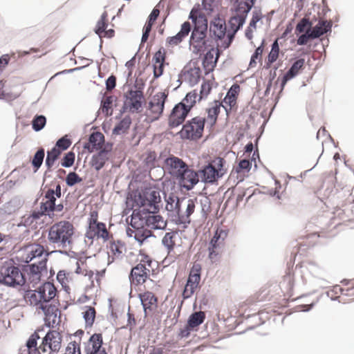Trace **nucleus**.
Segmentation results:
<instances>
[{
  "mask_svg": "<svg viewBox=\"0 0 354 354\" xmlns=\"http://www.w3.org/2000/svg\"><path fill=\"white\" fill-rule=\"evenodd\" d=\"M25 299L45 315V322L53 326L57 322L59 300L57 290L53 283L46 282L36 290H30L25 294Z\"/></svg>",
  "mask_w": 354,
  "mask_h": 354,
  "instance_id": "f257e3e1",
  "label": "nucleus"
},
{
  "mask_svg": "<svg viewBox=\"0 0 354 354\" xmlns=\"http://www.w3.org/2000/svg\"><path fill=\"white\" fill-rule=\"evenodd\" d=\"M47 232V240L50 245L55 248L66 249L73 243L75 227L71 222L61 221L52 225Z\"/></svg>",
  "mask_w": 354,
  "mask_h": 354,
  "instance_id": "f03ea898",
  "label": "nucleus"
},
{
  "mask_svg": "<svg viewBox=\"0 0 354 354\" xmlns=\"http://www.w3.org/2000/svg\"><path fill=\"white\" fill-rule=\"evenodd\" d=\"M130 202H132L133 210L142 207V212L158 211L161 197L158 190L153 187H147L142 192L134 193Z\"/></svg>",
  "mask_w": 354,
  "mask_h": 354,
  "instance_id": "7ed1b4c3",
  "label": "nucleus"
},
{
  "mask_svg": "<svg viewBox=\"0 0 354 354\" xmlns=\"http://www.w3.org/2000/svg\"><path fill=\"white\" fill-rule=\"evenodd\" d=\"M226 161L221 157H216L206 162L198 169L199 177L205 184H215L227 173Z\"/></svg>",
  "mask_w": 354,
  "mask_h": 354,
  "instance_id": "20e7f679",
  "label": "nucleus"
},
{
  "mask_svg": "<svg viewBox=\"0 0 354 354\" xmlns=\"http://www.w3.org/2000/svg\"><path fill=\"white\" fill-rule=\"evenodd\" d=\"M138 261L139 263L132 268L130 274V279L136 285L143 284L153 270L151 258L142 250L140 251Z\"/></svg>",
  "mask_w": 354,
  "mask_h": 354,
  "instance_id": "39448f33",
  "label": "nucleus"
},
{
  "mask_svg": "<svg viewBox=\"0 0 354 354\" xmlns=\"http://www.w3.org/2000/svg\"><path fill=\"white\" fill-rule=\"evenodd\" d=\"M168 97V93L158 92L149 97L145 103V115L149 122H153L158 120L162 115L165 104Z\"/></svg>",
  "mask_w": 354,
  "mask_h": 354,
  "instance_id": "423d86ee",
  "label": "nucleus"
},
{
  "mask_svg": "<svg viewBox=\"0 0 354 354\" xmlns=\"http://www.w3.org/2000/svg\"><path fill=\"white\" fill-rule=\"evenodd\" d=\"M205 123V118L194 117L183 124L178 134L182 139L197 140L203 136Z\"/></svg>",
  "mask_w": 354,
  "mask_h": 354,
  "instance_id": "0eeeda50",
  "label": "nucleus"
},
{
  "mask_svg": "<svg viewBox=\"0 0 354 354\" xmlns=\"http://www.w3.org/2000/svg\"><path fill=\"white\" fill-rule=\"evenodd\" d=\"M227 234V230L217 228L211 239L208 246V258L212 263H217L220 261Z\"/></svg>",
  "mask_w": 354,
  "mask_h": 354,
  "instance_id": "6e6552de",
  "label": "nucleus"
},
{
  "mask_svg": "<svg viewBox=\"0 0 354 354\" xmlns=\"http://www.w3.org/2000/svg\"><path fill=\"white\" fill-rule=\"evenodd\" d=\"M207 23L194 26L189 39L190 46L196 53L204 52L207 44Z\"/></svg>",
  "mask_w": 354,
  "mask_h": 354,
  "instance_id": "1a4fd4ad",
  "label": "nucleus"
},
{
  "mask_svg": "<svg viewBox=\"0 0 354 354\" xmlns=\"http://www.w3.org/2000/svg\"><path fill=\"white\" fill-rule=\"evenodd\" d=\"M196 204V198H182L180 207L178 209L172 221L178 225L189 224L191 216L195 211Z\"/></svg>",
  "mask_w": 354,
  "mask_h": 354,
  "instance_id": "9d476101",
  "label": "nucleus"
},
{
  "mask_svg": "<svg viewBox=\"0 0 354 354\" xmlns=\"http://www.w3.org/2000/svg\"><path fill=\"white\" fill-rule=\"evenodd\" d=\"M0 283L10 286H22L24 284V276L17 267L4 266L0 270Z\"/></svg>",
  "mask_w": 354,
  "mask_h": 354,
  "instance_id": "9b49d317",
  "label": "nucleus"
},
{
  "mask_svg": "<svg viewBox=\"0 0 354 354\" xmlns=\"http://www.w3.org/2000/svg\"><path fill=\"white\" fill-rule=\"evenodd\" d=\"M47 274L46 263L41 261L39 263L36 262L27 266L23 270L24 276V283H32L33 286L37 284L44 274Z\"/></svg>",
  "mask_w": 354,
  "mask_h": 354,
  "instance_id": "f8f14e48",
  "label": "nucleus"
},
{
  "mask_svg": "<svg viewBox=\"0 0 354 354\" xmlns=\"http://www.w3.org/2000/svg\"><path fill=\"white\" fill-rule=\"evenodd\" d=\"M136 212V209H134L131 218V225L133 230H130V236H133L140 243H142L145 240L152 236V232L142 223L140 212Z\"/></svg>",
  "mask_w": 354,
  "mask_h": 354,
  "instance_id": "ddd939ff",
  "label": "nucleus"
},
{
  "mask_svg": "<svg viewBox=\"0 0 354 354\" xmlns=\"http://www.w3.org/2000/svg\"><path fill=\"white\" fill-rule=\"evenodd\" d=\"M21 259L24 262L29 263L33 260L38 259L37 261H35L37 263H39L43 260L46 263L48 254L44 246L39 244L34 243L27 245L21 250Z\"/></svg>",
  "mask_w": 354,
  "mask_h": 354,
  "instance_id": "4468645a",
  "label": "nucleus"
},
{
  "mask_svg": "<svg viewBox=\"0 0 354 354\" xmlns=\"http://www.w3.org/2000/svg\"><path fill=\"white\" fill-rule=\"evenodd\" d=\"M249 9L250 8L241 13H237L230 19L229 24L230 28L227 32V38L225 40L224 43L222 44V46L224 48H227L230 46L234 38L235 34L245 23L247 12H248Z\"/></svg>",
  "mask_w": 354,
  "mask_h": 354,
  "instance_id": "2eb2a0df",
  "label": "nucleus"
},
{
  "mask_svg": "<svg viewBox=\"0 0 354 354\" xmlns=\"http://www.w3.org/2000/svg\"><path fill=\"white\" fill-rule=\"evenodd\" d=\"M144 100L143 92L140 90H130L125 95L124 108L130 112L138 113L141 111Z\"/></svg>",
  "mask_w": 354,
  "mask_h": 354,
  "instance_id": "dca6fc26",
  "label": "nucleus"
},
{
  "mask_svg": "<svg viewBox=\"0 0 354 354\" xmlns=\"http://www.w3.org/2000/svg\"><path fill=\"white\" fill-rule=\"evenodd\" d=\"M62 337L56 330H50L43 338L39 348L42 352H46L48 348L52 352H58L62 346Z\"/></svg>",
  "mask_w": 354,
  "mask_h": 354,
  "instance_id": "f3484780",
  "label": "nucleus"
},
{
  "mask_svg": "<svg viewBox=\"0 0 354 354\" xmlns=\"http://www.w3.org/2000/svg\"><path fill=\"white\" fill-rule=\"evenodd\" d=\"M199 178L198 171H196L187 167L176 179L181 187L189 191L192 189L199 182Z\"/></svg>",
  "mask_w": 354,
  "mask_h": 354,
  "instance_id": "a211bd4d",
  "label": "nucleus"
},
{
  "mask_svg": "<svg viewBox=\"0 0 354 354\" xmlns=\"http://www.w3.org/2000/svg\"><path fill=\"white\" fill-rule=\"evenodd\" d=\"M189 111L183 103H178L171 109L168 116V125L175 128L184 122Z\"/></svg>",
  "mask_w": 354,
  "mask_h": 354,
  "instance_id": "6ab92c4d",
  "label": "nucleus"
},
{
  "mask_svg": "<svg viewBox=\"0 0 354 354\" xmlns=\"http://www.w3.org/2000/svg\"><path fill=\"white\" fill-rule=\"evenodd\" d=\"M156 211H147L144 213L145 216L140 214L142 223L147 227L153 230H162L167 226V222L160 215L155 214Z\"/></svg>",
  "mask_w": 354,
  "mask_h": 354,
  "instance_id": "aec40b11",
  "label": "nucleus"
},
{
  "mask_svg": "<svg viewBox=\"0 0 354 354\" xmlns=\"http://www.w3.org/2000/svg\"><path fill=\"white\" fill-rule=\"evenodd\" d=\"M209 31L217 39L223 40V44L227 38L228 30L225 21L220 17H215L210 22Z\"/></svg>",
  "mask_w": 354,
  "mask_h": 354,
  "instance_id": "412c9836",
  "label": "nucleus"
},
{
  "mask_svg": "<svg viewBox=\"0 0 354 354\" xmlns=\"http://www.w3.org/2000/svg\"><path fill=\"white\" fill-rule=\"evenodd\" d=\"M241 87L238 84H234L227 91L222 102V107L225 110L227 115L236 106Z\"/></svg>",
  "mask_w": 354,
  "mask_h": 354,
  "instance_id": "4be33fe9",
  "label": "nucleus"
},
{
  "mask_svg": "<svg viewBox=\"0 0 354 354\" xmlns=\"http://www.w3.org/2000/svg\"><path fill=\"white\" fill-rule=\"evenodd\" d=\"M165 167L169 174L176 178L189 166L180 158L172 156L165 160Z\"/></svg>",
  "mask_w": 354,
  "mask_h": 354,
  "instance_id": "5701e85b",
  "label": "nucleus"
},
{
  "mask_svg": "<svg viewBox=\"0 0 354 354\" xmlns=\"http://www.w3.org/2000/svg\"><path fill=\"white\" fill-rule=\"evenodd\" d=\"M191 29L190 23L189 21L184 22L181 26L180 30L176 35L167 38L166 46L171 48L178 46L188 36Z\"/></svg>",
  "mask_w": 354,
  "mask_h": 354,
  "instance_id": "b1692460",
  "label": "nucleus"
},
{
  "mask_svg": "<svg viewBox=\"0 0 354 354\" xmlns=\"http://www.w3.org/2000/svg\"><path fill=\"white\" fill-rule=\"evenodd\" d=\"M63 205L58 204L56 205L55 203H50L44 197L42 202L41 203L40 211L33 212L31 214V216L34 219H38L42 215L50 216V212L54 211L61 212L63 209Z\"/></svg>",
  "mask_w": 354,
  "mask_h": 354,
  "instance_id": "393cba45",
  "label": "nucleus"
},
{
  "mask_svg": "<svg viewBox=\"0 0 354 354\" xmlns=\"http://www.w3.org/2000/svg\"><path fill=\"white\" fill-rule=\"evenodd\" d=\"M165 59V50L161 48L156 52L152 59L154 77L158 78L163 74Z\"/></svg>",
  "mask_w": 354,
  "mask_h": 354,
  "instance_id": "a878e982",
  "label": "nucleus"
},
{
  "mask_svg": "<svg viewBox=\"0 0 354 354\" xmlns=\"http://www.w3.org/2000/svg\"><path fill=\"white\" fill-rule=\"evenodd\" d=\"M102 346V337L101 334L95 333L91 336L85 344L84 352L86 354H99L102 351H105Z\"/></svg>",
  "mask_w": 354,
  "mask_h": 354,
  "instance_id": "bb28decb",
  "label": "nucleus"
},
{
  "mask_svg": "<svg viewBox=\"0 0 354 354\" xmlns=\"http://www.w3.org/2000/svg\"><path fill=\"white\" fill-rule=\"evenodd\" d=\"M142 305L143 306L145 315H147L148 311L151 312L158 306V298L151 292L144 290L139 294Z\"/></svg>",
  "mask_w": 354,
  "mask_h": 354,
  "instance_id": "cd10ccee",
  "label": "nucleus"
},
{
  "mask_svg": "<svg viewBox=\"0 0 354 354\" xmlns=\"http://www.w3.org/2000/svg\"><path fill=\"white\" fill-rule=\"evenodd\" d=\"M221 107L222 102L219 100H214L211 102L209 106L205 109L207 113V116L205 118V122L210 127H213L216 124Z\"/></svg>",
  "mask_w": 354,
  "mask_h": 354,
  "instance_id": "c85d7f7f",
  "label": "nucleus"
},
{
  "mask_svg": "<svg viewBox=\"0 0 354 354\" xmlns=\"http://www.w3.org/2000/svg\"><path fill=\"white\" fill-rule=\"evenodd\" d=\"M104 143V135L100 132H94L90 136L88 142L84 145V149L91 153L100 149L103 147Z\"/></svg>",
  "mask_w": 354,
  "mask_h": 354,
  "instance_id": "c756f323",
  "label": "nucleus"
},
{
  "mask_svg": "<svg viewBox=\"0 0 354 354\" xmlns=\"http://www.w3.org/2000/svg\"><path fill=\"white\" fill-rule=\"evenodd\" d=\"M109 234V233L106 225L103 223H99L96 225L88 226L86 232V236L89 239L102 238L104 240H107Z\"/></svg>",
  "mask_w": 354,
  "mask_h": 354,
  "instance_id": "7c9ffc66",
  "label": "nucleus"
},
{
  "mask_svg": "<svg viewBox=\"0 0 354 354\" xmlns=\"http://www.w3.org/2000/svg\"><path fill=\"white\" fill-rule=\"evenodd\" d=\"M219 57V50L218 48H211L205 55L203 60V66L206 73L212 71Z\"/></svg>",
  "mask_w": 354,
  "mask_h": 354,
  "instance_id": "2f4dec72",
  "label": "nucleus"
},
{
  "mask_svg": "<svg viewBox=\"0 0 354 354\" xmlns=\"http://www.w3.org/2000/svg\"><path fill=\"white\" fill-rule=\"evenodd\" d=\"M165 199L166 202L165 209L167 211L168 216L174 218L178 209L182 203V198H179L176 194L171 193L165 194Z\"/></svg>",
  "mask_w": 354,
  "mask_h": 354,
  "instance_id": "473e14b6",
  "label": "nucleus"
},
{
  "mask_svg": "<svg viewBox=\"0 0 354 354\" xmlns=\"http://www.w3.org/2000/svg\"><path fill=\"white\" fill-rule=\"evenodd\" d=\"M321 272V268L313 262H308L301 266V273L305 280L319 277Z\"/></svg>",
  "mask_w": 354,
  "mask_h": 354,
  "instance_id": "72a5a7b5",
  "label": "nucleus"
},
{
  "mask_svg": "<svg viewBox=\"0 0 354 354\" xmlns=\"http://www.w3.org/2000/svg\"><path fill=\"white\" fill-rule=\"evenodd\" d=\"M305 60L303 58L299 59L295 61L290 68L287 71V73L283 77V80L281 82V90L283 89L287 82L295 76H297L300 71H301L304 68Z\"/></svg>",
  "mask_w": 354,
  "mask_h": 354,
  "instance_id": "f704fd0d",
  "label": "nucleus"
},
{
  "mask_svg": "<svg viewBox=\"0 0 354 354\" xmlns=\"http://www.w3.org/2000/svg\"><path fill=\"white\" fill-rule=\"evenodd\" d=\"M126 247L124 244L118 242H112V263L119 264L124 258Z\"/></svg>",
  "mask_w": 354,
  "mask_h": 354,
  "instance_id": "c9c22d12",
  "label": "nucleus"
},
{
  "mask_svg": "<svg viewBox=\"0 0 354 354\" xmlns=\"http://www.w3.org/2000/svg\"><path fill=\"white\" fill-rule=\"evenodd\" d=\"M335 292L339 291L340 296L345 301H351L354 300V282L348 283L345 286L340 287L337 286L335 287Z\"/></svg>",
  "mask_w": 354,
  "mask_h": 354,
  "instance_id": "e433bc0d",
  "label": "nucleus"
},
{
  "mask_svg": "<svg viewBox=\"0 0 354 354\" xmlns=\"http://www.w3.org/2000/svg\"><path fill=\"white\" fill-rule=\"evenodd\" d=\"M201 71L198 66H190L184 73L185 81H187L190 85L196 84L201 78Z\"/></svg>",
  "mask_w": 354,
  "mask_h": 354,
  "instance_id": "4c0bfd02",
  "label": "nucleus"
},
{
  "mask_svg": "<svg viewBox=\"0 0 354 354\" xmlns=\"http://www.w3.org/2000/svg\"><path fill=\"white\" fill-rule=\"evenodd\" d=\"M331 26L332 24L330 21H319L313 29H310V36H312L313 39L318 38L330 30Z\"/></svg>",
  "mask_w": 354,
  "mask_h": 354,
  "instance_id": "58836bf2",
  "label": "nucleus"
},
{
  "mask_svg": "<svg viewBox=\"0 0 354 354\" xmlns=\"http://www.w3.org/2000/svg\"><path fill=\"white\" fill-rule=\"evenodd\" d=\"M110 157V152L108 150H102L97 154L93 156L91 164L96 169L100 170L102 168L105 162Z\"/></svg>",
  "mask_w": 354,
  "mask_h": 354,
  "instance_id": "ea45409f",
  "label": "nucleus"
},
{
  "mask_svg": "<svg viewBox=\"0 0 354 354\" xmlns=\"http://www.w3.org/2000/svg\"><path fill=\"white\" fill-rule=\"evenodd\" d=\"M177 236L178 233L176 232H167L162 238V243L167 248L168 254L174 250Z\"/></svg>",
  "mask_w": 354,
  "mask_h": 354,
  "instance_id": "a19ab883",
  "label": "nucleus"
},
{
  "mask_svg": "<svg viewBox=\"0 0 354 354\" xmlns=\"http://www.w3.org/2000/svg\"><path fill=\"white\" fill-rule=\"evenodd\" d=\"M202 266L200 263L195 262L192 267L187 281L198 286L201 281V273Z\"/></svg>",
  "mask_w": 354,
  "mask_h": 354,
  "instance_id": "79ce46f5",
  "label": "nucleus"
},
{
  "mask_svg": "<svg viewBox=\"0 0 354 354\" xmlns=\"http://www.w3.org/2000/svg\"><path fill=\"white\" fill-rule=\"evenodd\" d=\"M198 94L196 90L189 92L180 103L184 104L189 111L195 106L198 100Z\"/></svg>",
  "mask_w": 354,
  "mask_h": 354,
  "instance_id": "37998d69",
  "label": "nucleus"
},
{
  "mask_svg": "<svg viewBox=\"0 0 354 354\" xmlns=\"http://www.w3.org/2000/svg\"><path fill=\"white\" fill-rule=\"evenodd\" d=\"M189 19H192L194 26L207 23V19L198 8H193L189 13Z\"/></svg>",
  "mask_w": 354,
  "mask_h": 354,
  "instance_id": "c03bdc74",
  "label": "nucleus"
},
{
  "mask_svg": "<svg viewBox=\"0 0 354 354\" xmlns=\"http://www.w3.org/2000/svg\"><path fill=\"white\" fill-rule=\"evenodd\" d=\"M39 339V335L37 332H34L28 338L26 342L27 353L32 354L38 352L40 348L37 347V340Z\"/></svg>",
  "mask_w": 354,
  "mask_h": 354,
  "instance_id": "a18cd8bd",
  "label": "nucleus"
},
{
  "mask_svg": "<svg viewBox=\"0 0 354 354\" xmlns=\"http://www.w3.org/2000/svg\"><path fill=\"white\" fill-rule=\"evenodd\" d=\"M107 22H108V14L106 12H104L99 21H97L95 32L96 34H97L100 37H102V35H106L108 34V32L105 31L106 28L107 27Z\"/></svg>",
  "mask_w": 354,
  "mask_h": 354,
  "instance_id": "49530a36",
  "label": "nucleus"
},
{
  "mask_svg": "<svg viewBox=\"0 0 354 354\" xmlns=\"http://www.w3.org/2000/svg\"><path fill=\"white\" fill-rule=\"evenodd\" d=\"M131 124V120L129 116L124 118L113 129L112 133L114 134L125 133Z\"/></svg>",
  "mask_w": 354,
  "mask_h": 354,
  "instance_id": "de8ad7c7",
  "label": "nucleus"
},
{
  "mask_svg": "<svg viewBox=\"0 0 354 354\" xmlns=\"http://www.w3.org/2000/svg\"><path fill=\"white\" fill-rule=\"evenodd\" d=\"M205 318V313L202 311L196 312L192 314L187 322L189 327H192L194 329L195 328H197L200 324H201L204 322Z\"/></svg>",
  "mask_w": 354,
  "mask_h": 354,
  "instance_id": "09e8293b",
  "label": "nucleus"
},
{
  "mask_svg": "<svg viewBox=\"0 0 354 354\" xmlns=\"http://www.w3.org/2000/svg\"><path fill=\"white\" fill-rule=\"evenodd\" d=\"M61 153V150L55 147L47 152L46 165L48 169H50L53 166L55 160L59 158Z\"/></svg>",
  "mask_w": 354,
  "mask_h": 354,
  "instance_id": "8fccbe9b",
  "label": "nucleus"
},
{
  "mask_svg": "<svg viewBox=\"0 0 354 354\" xmlns=\"http://www.w3.org/2000/svg\"><path fill=\"white\" fill-rule=\"evenodd\" d=\"M311 28L312 22L308 18L304 17L297 24L295 28V33L298 35L300 33L306 32V31H309L310 32Z\"/></svg>",
  "mask_w": 354,
  "mask_h": 354,
  "instance_id": "3c124183",
  "label": "nucleus"
},
{
  "mask_svg": "<svg viewBox=\"0 0 354 354\" xmlns=\"http://www.w3.org/2000/svg\"><path fill=\"white\" fill-rule=\"evenodd\" d=\"M86 326H91L95 318V310L93 307L86 306L82 313Z\"/></svg>",
  "mask_w": 354,
  "mask_h": 354,
  "instance_id": "603ef678",
  "label": "nucleus"
},
{
  "mask_svg": "<svg viewBox=\"0 0 354 354\" xmlns=\"http://www.w3.org/2000/svg\"><path fill=\"white\" fill-rule=\"evenodd\" d=\"M279 54V46L277 40L272 44V48L268 56V64L271 65L277 61Z\"/></svg>",
  "mask_w": 354,
  "mask_h": 354,
  "instance_id": "864d4df0",
  "label": "nucleus"
},
{
  "mask_svg": "<svg viewBox=\"0 0 354 354\" xmlns=\"http://www.w3.org/2000/svg\"><path fill=\"white\" fill-rule=\"evenodd\" d=\"M45 156V152L44 149H39L35 154L33 159L32 160V164L35 168V171H37L38 169L41 167L44 158Z\"/></svg>",
  "mask_w": 354,
  "mask_h": 354,
  "instance_id": "5fc2aeb1",
  "label": "nucleus"
},
{
  "mask_svg": "<svg viewBox=\"0 0 354 354\" xmlns=\"http://www.w3.org/2000/svg\"><path fill=\"white\" fill-rule=\"evenodd\" d=\"M212 89V82L210 81L204 82L201 88L200 95H198V101L207 98Z\"/></svg>",
  "mask_w": 354,
  "mask_h": 354,
  "instance_id": "6e6d98bb",
  "label": "nucleus"
},
{
  "mask_svg": "<svg viewBox=\"0 0 354 354\" xmlns=\"http://www.w3.org/2000/svg\"><path fill=\"white\" fill-rule=\"evenodd\" d=\"M46 122V119L44 115H37L34 118L32 122V129L36 131H39L44 127Z\"/></svg>",
  "mask_w": 354,
  "mask_h": 354,
  "instance_id": "4d7b16f0",
  "label": "nucleus"
},
{
  "mask_svg": "<svg viewBox=\"0 0 354 354\" xmlns=\"http://www.w3.org/2000/svg\"><path fill=\"white\" fill-rule=\"evenodd\" d=\"M109 109H111V96L107 95L106 93L102 100V106L99 110L100 113L107 116L109 115Z\"/></svg>",
  "mask_w": 354,
  "mask_h": 354,
  "instance_id": "13d9d810",
  "label": "nucleus"
},
{
  "mask_svg": "<svg viewBox=\"0 0 354 354\" xmlns=\"http://www.w3.org/2000/svg\"><path fill=\"white\" fill-rule=\"evenodd\" d=\"M71 140L68 138L67 136H65L57 141L55 147L60 149L61 152H62L63 151L67 149L71 145Z\"/></svg>",
  "mask_w": 354,
  "mask_h": 354,
  "instance_id": "bf43d9fd",
  "label": "nucleus"
},
{
  "mask_svg": "<svg viewBox=\"0 0 354 354\" xmlns=\"http://www.w3.org/2000/svg\"><path fill=\"white\" fill-rule=\"evenodd\" d=\"M198 286L190 283L189 282L187 281V283L185 286L183 292V297L184 299H188L192 296V295L194 293L195 290L197 289Z\"/></svg>",
  "mask_w": 354,
  "mask_h": 354,
  "instance_id": "052dcab7",
  "label": "nucleus"
},
{
  "mask_svg": "<svg viewBox=\"0 0 354 354\" xmlns=\"http://www.w3.org/2000/svg\"><path fill=\"white\" fill-rule=\"evenodd\" d=\"M251 166L252 162L249 160L245 158L239 162L236 170L238 173L249 171Z\"/></svg>",
  "mask_w": 354,
  "mask_h": 354,
  "instance_id": "680f3d73",
  "label": "nucleus"
},
{
  "mask_svg": "<svg viewBox=\"0 0 354 354\" xmlns=\"http://www.w3.org/2000/svg\"><path fill=\"white\" fill-rule=\"evenodd\" d=\"M75 153L72 151L67 153L62 159V166L64 167H71L75 161Z\"/></svg>",
  "mask_w": 354,
  "mask_h": 354,
  "instance_id": "e2e57ef3",
  "label": "nucleus"
},
{
  "mask_svg": "<svg viewBox=\"0 0 354 354\" xmlns=\"http://www.w3.org/2000/svg\"><path fill=\"white\" fill-rule=\"evenodd\" d=\"M57 281L64 288L67 287L69 282V274L66 273L64 270H60L57 275Z\"/></svg>",
  "mask_w": 354,
  "mask_h": 354,
  "instance_id": "0e129e2a",
  "label": "nucleus"
},
{
  "mask_svg": "<svg viewBox=\"0 0 354 354\" xmlns=\"http://www.w3.org/2000/svg\"><path fill=\"white\" fill-rule=\"evenodd\" d=\"M82 178L75 172H70L66 178V184L68 186H73L76 183H80Z\"/></svg>",
  "mask_w": 354,
  "mask_h": 354,
  "instance_id": "69168bd1",
  "label": "nucleus"
},
{
  "mask_svg": "<svg viewBox=\"0 0 354 354\" xmlns=\"http://www.w3.org/2000/svg\"><path fill=\"white\" fill-rule=\"evenodd\" d=\"M263 51V44L259 46L256 50L254 54L251 57L250 66L254 67L257 64V59L261 56Z\"/></svg>",
  "mask_w": 354,
  "mask_h": 354,
  "instance_id": "338daca9",
  "label": "nucleus"
},
{
  "mask_svg": "<svg viewBox=\"0 0 354 354\" xmlns=\"http://www.w3.org/2000/svg\"><path fill=\"white\" fill-rule=\"evenodd\" d=\"M159 15L160 10L157 8V7H155L153 9L152 12H151V14L149 15L148 20L146 22L145 25H149V27L152 28V26L153 25Z\"/></svg>",
  "mask_w": 354,
  "mask_h": 354,
  "instance_id": "774afa93",
  "label": "nucleus"
}]
</instances>
